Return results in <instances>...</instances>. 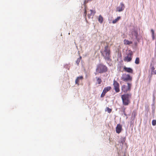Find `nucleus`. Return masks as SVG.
<instances>
[{"mask_svg": "<svg viewBox=\"0 0 156 156\" xmlns=\"http://www.w3.org/2000/svg\"><path fill=\"white\" fill-rule=\"evenodd\" d=\"M101 53L105 59L108 60L110 59V50L108 45H107L105 47L104 50L101 51Z\"/></svg>", "mask_w": 156, "mask_h": 156, "instance_id": "f257e3e1", "label": "nucleus"}, {"mask_svg": "<svg viewBox=\"0 0 156 156\" xmlns=\"http://www.w3.org/2000/svg\"><path fill=\"white\" fill-rule=\"evenodd\" d=\"M131 94H127L121 95L123 104L125 105H128L130 103L129 99L131 98Z\"/></svg>", "mask_w": 156, "mask_h": 156, "instance_id": "f03ea898", "label": "nucleus"}, {"mask_svg": "<svg viewBox=\"0 0 156 156\" xmlns=\"http://www.w3.org/2000/svg\"><path fill=\"white\" fill-rule=\"evenodd\" d=\"M96 72L100 73H105L108 71L107 66L102 64H100L97 66Z\"/></svg>", "mask_w": 156, "mask_h": 156, "instance_id": "7ed1b4c3", "label": "nucleus"}, {"mask_svg": "<svg viewBox=\"0 0 156 156\" xmlns=\"http://www.w3.org/2000/svg\"><path fill=\"white\" fill-rule=\"evenodd\" d=\"M121 79L125 82H131L132 80V77L129 74L124 73L122 75Z\"/></svg>", "mask_w": 156, "mask_h": 156, "instance_id": "20e7f679", "label": "nucleus"}, {"mask_svg": "<svg viewBox=\"0 0 156 156\" xmlns=\"http://www.w3.org/2000/svg\"><path fill=\"white\" fill-rule=\"evenodd\" d=\"M127 86L125 85H123L121 87V89L122 91L125 93H126L127 91H130L131 88L132 84L131 83H127Z\"/></svg>", "mask_w": 156, "mask_h": 156, "instance_id": "39448f33", "label": "nucleus"}, {"mask_svg": "<svg viewBox=\"0 0 156 156\" xmlns=\"http://www.w3.org/2000/svg\"><path fill=\"white\" fill-rule=\"evenodd\" d=\"M133 54L132 52H129L126 56L124 57L123 58L124 61L127 62H130L132 59Z\"/></svg>", "mask_w": 156, "mask_h": 156, "instance_id": "423d86ee", "label": "nucleus"}, {"mask_svg": "<svg viewBox=\"0 0 156 156\" xmlns=\"http://www.w3.org/2000/svg\"><path fill=\"white\" fill-rule=\"evenodd\" d=\"M113 85L114 89L116 93H118L120 91L119 84L116 80H114L113 81Z\"/></svg>", "mask_w": 156, "mask_h": 156, "instance_id": "0eeeda50", "label": "nucleus"}, {"mask_svg": "<svg viewBox=\"0 0 156 156\" xmlns=\"http://www.w3.org/2000/svg\"><path fill=\"white\" fill-rule=\"evenodd\" d=\"M120 5L117 7L116 11L117 12H120L123 11L125 8L124 4L123 2H121L120 4Z\"/></svg>", "mask_w": 156, "mask_h": 156, "instance_id": "6e6552de", "label": "nucleus"}, {"mask_svg": "<svg viewBox=\"0 0 156 156\" xmlns=\"http://www.w3.org/2000/svg\"><path fill=\"white\" fill-rule=\"evenodd\" d=\"M88 13L87 14V16L88 18L90 19L91 18V16L92 18L93 16L96 13V11L95 10H90L88 12Z\"/></svg>", "mask_w": 156, "mask_h": 156, "instance_id": "1a4fd4ad", "label": "nucleus"}, {"mask_svg": "<svg viewBox=\"0 0 156 156\" xmlns=\"http://www.w3.org/2000/svg\"><path fill=\"white\" fill-rule=\"evenodd\" d=\"M122 126L120 124H118L116 128V132L118 133H119L122 130Z\"/></svg>", "mask_w": 156, "mask_h": 156, "instance_id": "9d476101", "label": "nucleus"}, {"mask_svg": "<svg viewBox=\"0 0 156 156\" xmlns=\"http://www.w3.org/2000/svg\"><path fill=\"white\" fill-rule=\"evenodd\" d=\"M123 70L124 71L128 73H133V69L129 67H127L124 66L123 67Z\"/></svg>", "mask_w": 156, "mask_h": 156, "instance_id": "9b49d317", "label": "nucleus"}, {"mask_svg": "<svg viewBox=\"0 0 156 156\" xmlns=\"http://www.w3.org/2000/svg\"><path fill=\"white\" fill-rule=\"evenodd\" d=\"M83 79V76H82L78 77L75 80V83L78 85L80 80H82Z\"/></svg>", "mask_w": 156, "mask_h": 156, "instance_id": "f8f14e48", "label": "nucleus"}, {"mask_svg": "<svg viewBox=\"0 0 156 156\" xmlns=\"http://www.w3.org/2000/svg\"><path fill=\"white\" fill-rule=\"evenodd\" d=\"M111 88H112L110 86L107 87H105L103 91L106 93L107 92L110 90Z\"/></svg>", "mask_w": 156, "mask_h": 156, "instance_id": "ddd939ff", "label": "nucleus"}, {"mask_svg": "<svg viewBox=\"0 0 156 156\" xmlns=\"http://www.w3.org/2000/svg\"><path fill=\"white\" fill-rule=\"evenodd\" d=\"M124 43L125 45H129L132 44L133 42L131 41H129L125 39L124 40Z\"/></svg>", "mask_w": 156, "mask_h": 156, "instance_id": "4468645a", "label": "nucleus"}, {"mask_svg": "<svg viewBox=\"0 0 156 156\" xmlns=\"http://www.w3.org/2000/svg\"><path fill=\"white\" fill-rule=\"evenodd\" d=\"M121 19V17L120 16H118L116 19L113 20L112 21V23L113 24L117 22Z\"/></svg>", "mask_w": 156, "mask_h": 156, "instance_id": "2eb2a0df", "label": "nucleus"}, {"mask_svg": "<svg viewBox=\"0 0 156 156\" xmlns=\"http://www.w3.org/2000/svg\"><path fill=\"white\" fill-rule=\"evenodd\" d=\"M96 81L97 83L98 84H100L102 82V80L101 78L99 77H96Z\"/></svg>", "mask_w": 156, "mask_h": 156, "instance_id": "dca6fc26", "label": "nucleus"}, {"mask_svg": "<svg viewBox=\"0 0 156 156\" xmlns=\"http://www.w3.org/2000/svg\"><path fill=\"white\" fill-rule=\"evenodd\" d=\"M103 17L101 15H100L99 16L98 19V21L99 22V23H101L103 22Z\"/></svg>", "mask_w": 156, "mask_h": 156, "instance_id": "f3484780", "label": "nucleus"}, {"mask_svg": "<svg viewBox=\"0 0 156 156\" xmlns=\"http://www.w3.org/2000/svg\"><path fill=\"white\" fill-rule=\"evenodd\" d=\"M152 74H156V70H155V68L153 66L151 68Z\"/></svg>", "mask_w": 156, "mask_h": 156, "instance_id": "a211bd4d", "label": "nucleus"}, {"mask_svg": "<svg viewBox=\"0 0 156 156\" xmlns=\"http://www.w3.org/2000/svg\"><path fill=\"white\" fill-rule=\"evenodd\" d=\"M151 32L152 33V40H153L154 39V38H155L154 31L153 29H151Z\"/></svg>", "mask_w": 156, "mask_h": 156, "instance_id": "6ab92c4d", "label": "nucleus"}, {"mask_svg": "<svg viewBox=\"0 0 156 156\" xmlns=\"http://www.w3.org/2000/svg\"><path fill=\"white\" fill-rule=\"evenodd\" d=\"M135 63L136 64H138L140 63V58L138 57H137L136 58Z\"/></svg>", "mask_w": 156, "mask_h": 156, "instance_id": "aec40b11", "label": "nucleus"}, {"mask_svg": "<svg viewBox=\"0 0 156 156\" xmlns=\"http://www.w3.org/2000/svg\"><path fill=\"white\" fill-rule=\"evenodd\" d=\"M81 59V57L80 56L78 58L76 61V63H77V65H78Z\"/></svg>", "mask_w": 156, "mask_h": 156, "instance_id": "412c9836", "label": "nucleus"}, {"mask_svg": "<svg viewBox=\"0 0 156 156\" xmlns=\"http://www.w3.org/2000/svg\"><path fill=\"white\" fill-rule=\"evenodd\" d=\"M87 10H86V8H85L84 14V16L85 17V19L87 21V20H86V15H87Z\"/></svg>", "mask_w": 156, "mask_h": 156, "instance_id": "4be33fe9", "label": "nucleus"}, {"mask_svg": "<svg viewBox=\"0 0 156 156\" xmlns=\"http://www.w3.org/2000/svg\"><path fill=\"white\" fill-rule=\"evenodd\" d=\"M107 111L109 113H110L112 111V109L111 108H109L108 107L106 108Z\"/></svg>", "mask_w": 156, "mask_h": 156, "instance_id": "5701e85b", "label": "nucleus"}, {"mask_svg": "<svg viewBox=\"0 0 156 156\" xmlns=\"http://www.w3.org/2000/svg\"><path fill=\"white\" fill-rule=\"evenodd\" d=\"M152 125L154 126H155L156 125V120H153L152 121Z\"/></svg>", "mask_w": 156, "mask_h": 156, "instance_id": "b1692460", "label": "nucleus"}, {"mask_svg": "<svg viewBox=\"0 0 156 156\" xmlns=\"http://www.w3.org/2000/svg\"><path fill=\"white\" fill-rule=\"evenodd\" d=\"M125 139H126L125 138H122L121 140V142L122 143V144H123L125 142Z\"/></svg>", "mask_w": 156, "mask_h": 156, "instance_id": "393cba45", "label": "nucleus"}, {"mask_svg": "<svg viewBox=\"0 0 156 156\" xmlns=\"http://www.w3.org/2000/svg\"><path fill=\"white\" fill-rule=\"evenodd\" d=\"M106 94V93H105V92H104L103 91L102 92L101 94V98H103V97H104L105 96Z\"/></svg>", "mask_w": 156, "mask_h": 156, "instance_id": "a878e982", "label": "nucleus"}, {"mask_svg": "<svg viewBox=\"0 0 156 156\" xmlns=\"http://www.w3.org/2000/svg\"><path fill=\"white\" fill-rule=\"evenodd\" d=\"M134 115V117H135L136 115V113L133 112L132 114V115Z\"/></svg>", "mask_w": 156, "mask_h": 156, "instance_id": "bb28decb", "label": "nucleus"}, {"mask_svg": "<svg viewBox=\"0 0 156 156\" xmlns=\"http://www.w3.org/2000/svg\"><path fill=\"white\" fill-rule=\"evenodd\" d=\"M135 36L136 37H137V34L136 31H135Z\"/></svg>", "mask_w": 156, "mask_h": 156, "instance_id": "cd10ccee", "label": "nucleus"}, {"mask_svg": "<svg viewBox=\"0 0 156 156\" xmlns=\"http://www.w3.org/2000/svg\"><path fill=\"white\" fill-rule=\"evenodd\" d=\"M123 112H124V115L126 116V114L125 112V109H124V110H123Z\"/></svg>", "mask_w": 156, "mask_h": 156, "instance_id": "c85d7f7f", "label": "nucleus"}, {"mask_svg": "<svg viewBox=\"0 0 156 156\" xmlns=\"http://www.w3.org/2000/svg\"><path fill=\"white\" fill-rule=\"evenodd\" d=\"M95 73V75H96V74H97V73Z\"/></svg>", "mask_w": 156, "mask_h": 156, "instance_id": "c756f323", "label": "nucleus"}]
</instances>
